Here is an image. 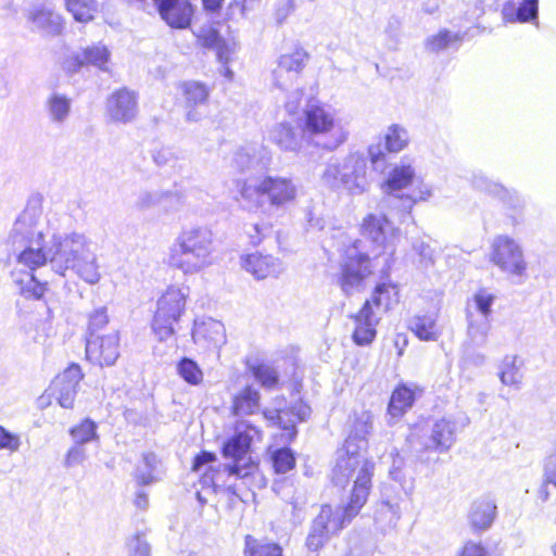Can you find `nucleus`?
<instances>
[{"label":"nucleus","mask_w":556,"mask_h":556,"mask_svg":"<svg viewBox=\"0 0 556 556\" xmlns=\"http://www.w3.org/2000/svg\"><path fill=\"white\" fill-rule=\"evenodd\" d=\"M40 218V208L27 206L13 225L10 239L23 247L17 255L18 264L30 271L49 264L60 276L73 270L87 283L96 285L101 275L91 240L80 232L64 236L56 232L51 219L45 233L39 228Z\"/></svg>","instance_id":"1"},{"label":"nucleus","mask_w":556,"mask_h":556,"mask_svg":"<svg viewBox=\"0 0 556 556\" xmlns=\"http://www.w3.org/2000/svg\"><path fill=\"white\" fill-rule=\"evenodd\" d=\"M354 448L353 438L345 440L341 450L337 453L336 465L332 469L331 481L340 488L345 489L352 482L349 502L341 508L348 516H356L366 504L372 483L375 464L365 454Z\"/></svg>","instance_id":"2"},{"label":"nucleus","mask_w":556,"mask_h":556,"mask_svg":"<svg viewBox=\"0 0 556 556\" xmlns=\"http://www.w3.org/2000/svg\"><path fill=\"white\" fill-rule=\"evenodd\" d=\"M236 201L248 211L263 210L271 213L285 210L298 194V188L289 177L265 175L257 182L237 179Z\"/></svg>","instance_id":"3"},{"label":"nucleus","mask_w":556,"mask_h":556,"mask_svg":"<svg viewBox=\"0 0 556 556\" xmlns=\"http://www.w3.org/2000/svg\"><path fill=\"white\" fill-rule=\"evenodd\" d=\"M256 433L253 426H247L244 430H237L223 445V456L231 459L232 464L218 465L210 467V470L203 475V484H210L214 492L226 489L236 493L233 479H245L251 476L255 469V463L249 456L253 435Z\"/></svg>","instance_id":"4"},{"label":"nucleus","mask_w":556,"mask_h":556,"mask_svg":"<svg viewBox=\"0 0 556 556\" xmlns=\"http://www.w3.org/2000/svg\"><path fill=\"white\" fill-rule=\"evenodd\" d=\"M215 251L213 231L206 226L191 227L173 242L168 264L184 274H195L213 264Z\"/></svg>","instance_id":"5"},{"label":"nucleus","mask_w":556,"mask_h":556,"mask_svg":"<svg viewBox=\"0 0 556 556\" xmlns=\"http://www.w3.org/2000/svg\"><path fill=\"white\" fill-rule=\"evenodd\" d=\"M303 136L317 148L332 151L348 138L334 111L320 103H308L304 110Z\"/></svg>","instance_id":"6"},{"label":"nucleus","mask_w":556,"mask_h":556,"mask_svg":"<svg viewBox=\"0 0 556 556\" xmlns=\"http://www.w3.org/2000/svg\"><path fill=\"white\" fill-rule=\"evenodd\" d=\"M325 185L332 189L343 188L352 195L368 191L367 159L359 152L348 154L343 159H331L321 175Z\"/></svg>","instance_id":"7"},{"label":"nucleus","mask_w":556,"mask_h":556,"mask_svg":"<svg viewBox=\"0 0 556 556\" xmlns=\"http://www.w3.org/2000/svg\"><path fill=\"white\" fill-rule=\"evenodd\" d=\"M372 274L371 257L361 239L349 240L340 250L338 285L344 295L350 296L364 288Z\"/></svg>","instance_id":"8"},{"label":"nucleus","mask_w":556,"mask_h":556,"mask_svg":"<svg viewBox=\"0 0 556 556\" xmlns=\"http://www.w3.org/2000/svg\"><path fill=\"white\" fill-rule=\"evenodd\" d=\"M415 178V169L410 164L401 162L395 165L389 173L386 180L387 198L383 203L397 211L399 220L404 223L409 217L414 204L419 200H426L430 197V191H420L419 195L414 194H400L395 193L401 191L413 182Z\"/></svg>","instance_id":"9"},{"label":"nucleus","mask_w":556,"mask_h":556,"mask_svg":"<svg viewBox=\"0 0 556 556\" xmlns=\"http://www.w3.org/2000/svg\"><path fill=\"white\" fill-rule=\"evenodd\" d=\"M188 289L169 287L157 300L152 320V330L160 341H165L175 333L174 325L185 311Z\"/></svg>","instance_id":"10"},{"label":"nucleus","mask_w":556,"mask_h":556,"mask_svg":"<svg viewBox=\"0 0 556 556\" xmlns=\"http://www.w3.org/2000/svg\"><path fill=\"white\" fill-rule=\"evenodd\" d=\"M353 518L354 516H348L341 507L332 508L330 505H323L309 527L305 541L307 549L319 551L331 535L342 530Z\"/></svg>","instance_id":"11"},{"label":"nucleus","mask_w":556,"mask_h":556,"mask_svg":"<svg viewBox=\"0 0 556 556\" xmlns=\"http://www.w3.org/2000/svg\"><path fill=\"white\" fill-rule=\"evenodd\" d=\"M455 432V422L442 418L432 425L429 433L413 432L408 438V444L415 456L422 462L424 452H447L456 440Z\"/></svg>","instance_id":"12"},{"label":"nucleus","mask_w":556,"mask_h":556,"mask_svg":"<svg viewBox=\"0 0 556 556\" xmlns=\"http://www.w3.org/2000/svg\"><path fill=\"white\" fill-rule=\"evenodd\" d=\"M491 262L502 271L521 276L527 269L520 244L507 235L496 236L491 243Z\"/></svg>","instance_id":"13"},{"label":"nucleus","mask_w":556,"mask_h":556,"mask_svg":"<svg viewBox=\"0 0 556 556\" xmlns=\"http://www.w3.org/2000/svg\"><path fill=\"white\" fill-rule=\"evenodd\" d=\"M378 143L368 147V157L376 172L383 173L388 166L387 153H397L404 150L409 143V135L406 128L401 125H391L383 138Z\"/></svg>","instance_id":"14"},{"label":"nucleus","mask_w":556,"mask_h":556,"mask_svg":"<svg viewBox=\"0 0 556 556\" xmlns=\"http://www.w3.org/2000/svg\"><path fill=\"white\" fill-rule=\"evenodd\" d=\"M471 184L475 189L501 199L509 208L513 210V214L509 216L513 226H517L521 223L523 200L516 190L505 188L503 185L491 180L482 173H475L472 175Z\"/></svg>","instance_id":"15"},{"label":"nucleus","mask_w":556,"mask_h":556,"mask_svg":"<svg viewBox=\"0 0 556 556\" xmlns=\"http://www.w3.org/2000/svg\"><path fill=\"white\" fill-rule=\"evenodd\" d=\"M86 357L100 367L112 366L119 357V333L111 329L103 336L86 338Z\"/></svg>","instance_id":"16"},{"label":"nucleus","mask_w":556,"mask_h":556,"mask_svg":"<svg viewBox=\"0 0 556 556\" xmlns=\"http://www.w3.org/2000/svg\"><path fill=\"white\" fill-rule=\"evenodd\" d=\"M308 59L309 54L302 47L281 54L273 71L275 85L280 89L292 87L306 66Z\"/></svg>","instance_id":"17"},{"label":"nucleus","mask_w":556,"mask_h":556,"mask_svg":"<svg viewBox=\"0 0 556 556\" xmlns=\"http://www.w3.org/2000/svg\"><path fill=\"white\" fill-rule=\"evenodd\" d=\"M105 109L112 122L130 123L138 113L137 93L127 88L117 89L108 97Z\"/></svg>","instance_id":"18"},{"label":"nucleus","mask_w":556,"mask_h":556,"mask_svg":"<svg viewBox=\"0 0 556 556\" xmlns=\"http://www.w3.org/2000/svg\"><path fill=\"white\" fill-rule=\"evenodd\" d=\"M161 18L172 28L186 29L194 14L189 0H153Z\"/></svg>","instance_id":"19"},{"label":"nucleus","mask_w":556,"mask_h":556,"mask_svg":"<svg viewBox=\"0 0 556 556\" xmlns=\"http://www.w3.org/2000/svg\"><path fill=\"white\" fill-rule=\"evenodd\" d=\"M192 340L202 350L219 349L226 343L225 326L211 317L195 319L192 329Z\"/></svg>","instance_id":"20"},{"label":"nucleus","mask_w":556,"mask_h":556,"mask_svg":"<svg viewBox=\"0 0 556 556\" xmlns=\"http://www.w3.org/2000/svg\"><path fill=\"white\" fill-rule=\"evenodd\" d=\"M270 163L271 152L261 143H249L238 148L231 159V165L240 172L267 169Z\"/></svg>","instance_id":"21"},{"label":"nucleus","mask_w":556,"mask_h":556,"mask_svg":"<svg viewBox=\"0 0 556 556\" xmlns=\"http://www.w3.org/2000/svg\"><path fill=\"white\" fill-rule=\"evenodd\" d=\"M83 372L77 364L68 366L53 382V393L63 408H72Z\"/></svg>","instance_id":"22"},{"label":"nucleus","mask_w":556,"mask_h":556,"mask_svg":"<svg viewBox=\"0 0 556 556\" xmlns=\"http://www.w3.org/2000/svg\"><path fill=\"white\" fill-rule=\"evenodd\" d=\"M355 328L352 334L355 344L364 346L370 344L376 336V327L381 319L378 312L371 306V301H365L362 308L352 316Z\"/></svg>","instance_id":"23"},{"label":"nucleus","mask_w":556,"mask_h":556,"mask_svg":"<svg viewBox=\"0 0 556 556\" xmlns=\"http://www.w3.org/2000/svg\"><path fill=\"white\" fill-rule=\"evenodd\" d=\"M241 266L257 280L278 277L285 270L283 264L279 258L260 252L242 256Z\"/></svg>","instance_id":"24"},{"label":"nucleus","mask_w":556,"mask_h":556,"mask_svg":"<svg viewBox=\"0 0 556 556\" xmlns=\"http://www.w3.org/2000/svg\"><path fill=\"white\" fill-rule=\"evenodd\" d=\"M30 29L43 36H58L63 29V21L60 14L45 5H35L26 12Z\"/></svg>","instance_id":"25"},{"label":"nucleus","mask_w":556,"mask_h":556,"mask_svg":"<svg viewBox=\"0 0 556 556\" xmlns=\"http://www.w3.org/2000/svg\"><path fill=\"white\" fill-rule=\"evenodd\" d=\"M43 112L49 123L58 128L67 124L73 112V99L53 90L43 101Z\"/></svg>","instance_id":"26"},{"label":"nucleus","mask_w":556,"mask_h":556,"mask_svg":"<svg viewBox=\"0 0 556 556\" xmlns=\"http://www.w3.org/2000/svg\"><path fill=\"white\" fill-rule=\"evenodd\" d=\"M399 232L386 214H368L362 223V233L378 247L394 238Z\"/></svg>","instance_id":"27"},{"label":"nucleus","mask_w":556,"mask_h":556,"mask_svg":"<svg viewBox=\"0 0 556 556\" xmlns=\"http://www.w3.org/2000/svg\"><path fill=\"white\" fill-rule=\"evenodd\" d=\"M110 61V51L103 45H92L66 61V68L77 72L85 65H92L101 71H106Z\"/></svg>","instance_id":"28"},{"label":"nucleus","mask_w":556,"mask_h":556,"mask_svg":"<svg viewBox=\"0 0 556 556\" xmlns=\"http://www.w3.org/2000/svg\"><path fill=\"white\" fill-rule=\"evenodd\" d=\"M304 137L302 130L287 122L274 125L268 135L269 140L280 150L289 152H298Z\"/></svg>","instance_id":"29"},{"label":"nucleus","mask_w":556,"mask_h":556,"mask_svg":"<svg viewBox=\"0 0 556 556\" xmlns=\"http://www.w3.org/2000/svg\"><path fill=\"white\" fill-rule=\"evenodd\" d=\"M182 91L188 109L186 118L188 122H199L203 114L198 110L206 103L208 98L207 88L198 81H187L182 85Z\"/></svg>","instance_id":"30"},{"label":"nucleus","mask_w":556,"mask_h":556,"mask_svg":"<svg viewBox=\"0 0 556 556\" xmlns=\"http://www.w3.org/2000/svg\"><path fill=\"white\" fill-rule=\"evenodd\" d=\"M495 515V502L489 497H483L473 502L469 519L476 530H486L493 523Z\"/></svg>","instance_id":"31"},{"label":"nucleus","mask_w":556,"mask_h":556,"mask_svg":"<svg viewBox=\"0 0 556 556\" xmlns=\"http://www.w3.org/2000/svg\"><path fill=\"white\" fill-rule=\"evenodd\" d=\"M416 400L415 391L409 387L399 386L391 395L388 405L389 422L400 419L414 404Z\"/></svg>","instance_id":"32"},{"label":"nucleus","mask_w":556,"mask_h":556,"mask_svg":"<svg viewBox=\"0 0 556 556\" xmlns=\"http://www.w3.org/2000/svg\"><path fill=\"white\" fill-rule=\"evenodd\" d=\"M261 394L253 386H245L232 400V413L236 416H248L260 409Z\"/></svg>","instance_id":"33"},{"label":"nucleus","mask_w":556,"mask_h":556,"mask_svg":"<svg viewBox=\"0 0 556 556\" xmlns=\"http://www.w3.org/2000/svg\"><path fill=\"white\" fill-rule=\"evenodd\" d=\"M539 0H523L517 8L506 5L503 9V17L509 23H528L538 20Z\"/></svg>","instance_id":"34"},{"label":"nucleus","mask_w":556,"mask_h":556,"mask_svg":"<svg viewBox=\"0 0 556 556\" xmlns=\"http://www.w3.org/2000/svg\"><path fill=\"white\" fill-rule=\"evenodd\" d=\"M467 31L453 33L446 28L440 29L435 35L426 39V49L430 52H440L448 48H459Z\"/></svg>","instance_id":"35"},{"label":"nucleus","mask_w":556,"mask_h":556,"mask_svg":"<svg viewBox=\"0 0 556 556\" xmlns=\"http://www.w3.org/2000/svg\"><path fill=\"white\" fill-rule=\"evenodd\" d=\"M523 362L516 355H506L500 364V379L505 386L519 388L523 379Z\"/></svg>","instance_id":"36"},{"label":"nucleus","mask_w":556,"mask_h":556,"mask_svg":"<svg viewBox=\"0 0 556 556\" xmlns=\"http://www.w3.org/2000/svg\"><path fill=\"white\" fill-rule=\"evenodd\" d=\"M367 301H371L374 311L381 317V313L389 311L393 304L397 303V289L391 283H379Z\"/></svg>","instance_id":"37"},{"label":"nucleus","mask_w":556,"mask_h":556,"mask_svg":"<svg viewBox=\"0 0 556 556\" xmlns=\"http://www.w3.org/2000/svg\"><path fill=\"white\" fill-rule=\"evenodd\" d=\"M372 428V416L368 412H362L358 415H355L352 430L346 440L353 438L354 448L359 447V452L365 450L367 442L366 437L370 432Z\"/></svg>","instance_id":"38"},{"label":"nucleus","mask_w":556,"mask_h":556,"mask_svg":"<svg viewBox=\"0 0 556 556\" xmlns=\"http://www.w3.org/2000/svg\"><path fill=\"white\" fill-rule=\"evenodd\" d=\"M410 330L424 341H435L439 337L435 318L433 315L415 316L409 321Z\"/></svg>","instance_id":"39"},{"label":"nucleus","mask_w":556,"mask_h":556,"mask_svg":"<svg viewBox=\"0 0 556 556\" xmlns=\"http://www.w3.org/2000/svg\"><path fill=\"white\" fill-rule=\"evenodd\" d=\"M249 371L253 378L266 390H274L279 384V374L276 368L268 364H249Z\"/></svg>","instance_id":"40"},{"label":"nucleus","mask_w":556,"mask_h":556,"mask_svg":"<svg viewBox=\"0 0 556 556\" xmlns=\"http://www.w3.org/2000/svg\"><path fill=\"white\" fill-rule=\"evenodd\" d=\"M244 556H283L282 548L276 543L262 542L252 535L244 540Z\"/></svg>","instance_id":"41"},{"label":"nucleus","mask_w":556,"mask_h":556,"mask_svg":"<svg viewBox=\"0 0 556 556\" xmlns=\"http://www.w3.org/2000/svg\"><path fill=\"white\" fill-rule=\"evenodd\" d=\"M66 9L77 22L86 23L97 11L96 0H65Z\"/></svg>","instance_id":"42"},{"label":"nucleus","mask_w":556,"mask_h":556,"mask_svg":"<svg viewBox=\"0 0 556 556\" xmlns=\"http://www.w3.org/2000/svg\"><path fill=\"white\" fill-rule=\"evenodd\" d=\"M179 377L190 386H199L203 381V371L195 361L182 357L177 364Z\"/></svg>","instance_id":"43"},{"label":"nucleus","mask_w":556,"mask_h":556,"mask_svg":"<svg viewBox=\"0 0 556 556\" xmlns=\"http://www.w3.org/2000/svg\"><path fill=\"white\" fill-rule=\"evenodd\" d=\"M468 328L467 333L472 342L477 346H482L486 343L488 333L490 330L489 319H473L471 314H467Z\"/></svg>","instance_id":"44"},{"label":"nucleus","mask_w":556,"mask_h":556,"mask_svg":"<svg viewBox=\"0 0 556 556\" xmlns=\"http://www.w3.org/2000/svg\"><path fill=\"white\" fill-rule=\"evenodd\" d=\"M97 428L98 426L93 420L86 418L79 425L71 428L70 434L75 444L85 445L99 439Z\"/></svg>","instance_id":"45"},{"label":"nucleus","mask_w":556,"mask_h":556,"mask_svg":"<svg viewBox=\"0 0 556 556\" xmlns=\"http://www.w3.org/2000/svg\"><path fill=\"white\" fill-rule=\"evenodd\" d=\"M175 194L172 191L163 190H142L138 193L136 199V206L139 210H149L163 202L172 199Z\"/></svg>","instance_id":"46"},{"label":"nucleus","mask_w":556,"mask_h":556,"mask_svg":"<svg viewBox=\"0 0 556 556\" xmlns=\"http://www.w3.org/2000/svg\"><path fill=\"white\" fill-rule=\"evenodd\" d=\"M401 518V500L400 497H393L382 500L380 507L377 510V519H387L389 527H395L396 522Z\"/></svg>","instance_id":"47"},{"label":"nucleus","mask_w":556,"mask_h":556,"mask_svg":"<svg viewBox=\"0 0 556 556\" xmlns=\"http://www.w3.org/2000/svg\"><path fill=\"white\" fill-rule=\"evenodd\" d=\"M264 417L278 425L285 431H287V435L290 439H294L296 437V427L295 420H291L289 418V413L285 409H265L263 412Z\"/></svg>","instance_id":"48"},{"label":"nucleus","mask_w":556,"mask_h":556,"mask_svg":"<svg viewBox=\"0 0 556 556\" xmlns=\"http://www.w3.org/2000/svg\"><path fill=\"white\" fill-rule=\"evenodd\" d=\"M109 324V316L105 307L94 309L89 316L86 338L103 336Z\"/></svg>","instance_id":"49"},{"label":"nucleus","mask_w":556,"mask_h":556,"mask_svg":"<svg viewBox=\"0 0 556 556\" xmlns=\"http://www.w3.org/2000/svg\"><path fill=\"white\" fill-rule=\"evenodd\" d=\"M271 463L277 473H286L295 466V457L291 448L276 450L271 455Z\"/></svg>","instance_id":"50"},{"label":"nucleus","mask_w":556,"mask_h":556,"mask_svg":"<svg viewBox=\"0 0 556 556\" xmlns=\"http://www.w3.org/2000/svg\"><path fill=\"white\" fill-rule=\"evenodd\" d=\"M21 292L28 298L40 299L45 291L47 282L40 281L34 274H28L26 279H22Z\"/></svg>","instance_id":"51"},{"label":"nucleus","mask_w":556,"mask_h":556,"mask_svg":"<svg viewBox=\"0 0 556 556\" xmlns=\"http://www.w3.org/2000/svg\"><path fill=\"white\" fill-rule=\"evenodd\" d=\"M413 252L417 256L415 262L422 269H427L434 264L433 249L426 242L417 240L413 243Z\"/></svg>","instance_id":"52"},{"label":"nucleus","mask_w":556,"mask_h":556,"mask_svg":"<svg viewBox=\"0 0 556 556\" xmlns=\"http://www.w3.org/2000/svg\"><path fill=\"white\" fill-rule=\"evenodd\" d=\"M473 301L477 309L481 313L482 318L489 319L492 312V305L495 301V295L488 292L485 289H481L473 295Z\"/></svg>","instance_id":"53"},{"label":"nucleus","mask_w":556,"mask_h":556,"mask_svg":"<svg viewBox=\"0 0 556 556\" xmlns=\"http://www.w3.org/2000/svg\"><path fill=\"white\" fill-rule=\"evenodd\" d=\"M22 445L21 437L0 426V451L5 450L15 453Z\"/></svg>","instance_id":"54"},{"label":"nucleus","mask_w":556,"mask_h":556,"mask_svg":"<svg viewBox=\"0 0 556 556\" xmlns=\"http://www.w3.org/2000/svg\"><path fill=\"white\" fill-rule=\"evenodd\" d=\"M88 458L87 450L83 444H73L65 455L64 466L72 468L81 465Z\"/></svg>","instance_id":"55"},{"label":"nucleus","mask_w":556,"mask_h":556,"mask_svg":"<svg viewBox=\"0 0 556 556\" xmlns=\"http://www.w3.org/2000/svg\"><path fill=\"white\" fill-rule=\"evenodd\" d=\"M129 556H150V544L141 534H136L128 541Z\"/></svg>","instance_id":"56"},{"label":"nucleus","mask_w":556,"mask_h":556,"mask_svg":"<svg viewBox=\"0 0 556 556\" xmlns=\"http://www.w3.org/2000/svg\"><path fill=\"white\" fill-rule=\"evenodd\" d=\"M135 479L138 485H149L159 480L156 472L149 470L142 464L138 465L135 471Z\"/></svg>","instance_id":"57"},{"label":"nucleus","mask_w":556,"mask_h":556,"mask_svg":"<svg viewBox=\"0 0 556 556\" xmlns=\"http://www.w3.org/2000/svg\"><path fill=\"white\" fill-rule=\"evenodd\" d=\"M303 96V90L299 87H296L294 90H292L287 98V101L285 103L286 111L290 115H294L298 113L301 100Z\"/></svg>","instance_id":"58"},{"label":"nucleus","mask_w":556,"mask_h":556,"mask_svg":"<svg viewBox=\"0 0 556 556\" xmlns=\"http://www.w3.org/2000/svg\"><path fill=\"white\" fill-rule=\"evenodd\" d=\"M287 412L289 413V417L293 416L298 421H304L309 417L312 410L306 403L298 401Z\"/></svg>","instance_id":"59"},{"label":"nucleus","mask_w":556,"mask_h":556,"mask_svg":"<svg viewBox=\"0 0 556 556\" xmlns=\"http://www.w3.org/2000/svg\"><path fill=\"white\" fill-rule=\"evenodd\" d=\"M152 157L154 163L160 167L167 166L175 160L174 153L168 148H161L153 151Z\"/></svg>","instance_id":"60"},{"label":"nucleus","mask_w":556,"mask_h":556,"mask_svg":"<svg viewBox=\"0 0 556 556\" xmlns=\"http://www.w3.org/2000/svg\"><path fill=\"white\" fill-rule=\"evenodd\" d=\"M296 4L281 0L276 9L275 17L278 24H282L287 17L295 10Z\"/></svg>","instance_id":"61"},{"label":"nucleus","mask_w":556,"mask_h":556,"mask_svg":"<svg viewBox=\"0 0 556 556\" xmlns=\"http://www.w3.org/2000/svg\"><path fill=\"white\" fill-rule=\"evenodd\" d=\"M544 481L556 486V456H549L544 465Z\"/></svg>","instance_id":"62"},{"label":"nucleus","mask_w":556,"mask_h":556,"mask_svg":"<svg viewBox=\"0 0 556 556\" xmlns=\"http://www.w3.org/2000/svg\"><path fill=\"white\" fill-rule=\"evenodd\" d=\"M202 45L208 49H215L224 38L215 29H210L201 37Z\"/></svg>","instance_id":"63"},{"label":"nucleus","mask_w":556,"mask_h":556,"mask_svg":"<svg viewBox=\"0 0 556 556\" xmlns=\"http://www.w3.org/2000/svg\"><path fill=\"white\" fill-rule=\"evenodd\" d=\"M216 460L214 453L202 451L194 457L192 469L199 471L204 465L212 464Z\"/></svg>","instance_id":"64"}]
</instances>
